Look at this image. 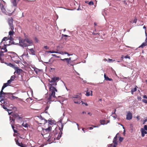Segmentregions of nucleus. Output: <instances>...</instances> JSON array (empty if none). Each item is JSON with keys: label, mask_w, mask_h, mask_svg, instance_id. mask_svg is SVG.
<instances>
[{"label": "nucleus", "mask_w": 147, "mask_h": 147, "mask_svg": "<svg viewBox=\"0 0 147 147\" xmlns=\"http://www.w3.org/2000/svg\"><path fill=\"white\" fill-rule=\"evenodd\" d=\"M13 21L12 18H8L7 19V22L9 26V29L11 30L9 32V39L11 40H13V37L14 34L15 33V32L13 31L14 27L13 24Z\"/></svg>", "instance_id": "1"}, {"label": "nucleus", "mask_w": 147, "mask_h": 147, "mask_svg": "<svg viewBox=\"0 0 147 147\" xmlns=\"http://www.w3.org/2000/svg\"><path fill=\"white\" fill-rule=\"evenodd\" d=\"M52 89H51V88H50V90H49L50 94H49V97L48 98V99L49 101H53L55 100V98H56V97L55 96V92H57V90L55 88H52Z\"/></svg>", "instance_id": "2"}, {"label": "nucleus", "mask_w": 147, "mask_h": 147, "mask_svg": "<svg viewBox=\"0 0 147 147\" xmlns=\"http://www.w3.org/2000/svg\"><path fill=\"white\" fill-rule=\"evenodd\" d=\"M70 98L73 100L74 102L75 103L80 104L81 102H82V104L84 103L81 100L80 94H78L71 96Z\"/></svg>", "instance_id": "3"}, {"label": "nucleus", "mask_w": 147, "mask_h": 147, "mask_svg": "<svg viewBox=\"0 0 147 147\" xmlns=\"http://www.w3.org/2000/svg\"><path fill=\"white\" fill-rule=\"evenodd\" d=\"M11 59L12 61L16 63H19L20 61L19 60V57L16 53L10 55Z\"/></svg>", "instance_id": "4"}, {"label": "nucleus", "mask_w": 147, "mask_h": 147, "mask_svg": "<svg viewBox=\"0 0 147 147\" xmlns=\"http://www.w3.org/2000/svg\"><path fill=\"white\" fill-rule=\"evenodd\" d=\"M7 50L5 47L4 48H1L0 46V60L1 61V62L3 63V61L1 59V57L4 55L3 53L6 52Z\"/></svg>", "instance_id": "5"}, {"label": "nucleus", "mask_w": 147, "mask_h": 147, "mask_svg": "<svg viewBox=\"0 0 147 147\" xmlns=\"http://www.w3.org/2000/svg\"><path fill=\"white\" fill-rule=\"evenodd\" d=\"M26 39H21L19 40L20 45L23 47H26L28 46L27 44L26 43Z\"/></svg>", "instance_id": "6"}, {"label": "nucleus", "mask_w": 147, "mask_h": 147, "mask_svg": "<svg viewBox=\"0 0 147 147\" xmlns=\"http://www.w3.org/2000/svg\"><path fill=\"white\" fill-rule=\"evenodd\" d=\"M9 114H11L12 118H13L14 119L17 120H20L22 119V118L20 117L17 113H9Z\"/></svg>", "instance_id": "7"}, {"label": "nucleus", "mask_w": 147, "mask_h": 147, "mask_svg": "<svg viewBox=\"0 0 147 147\" xmlns=\"http://www.w3.org/2000/svg\"><path fill=\"white\" fill-rule=\"evenodd\" d=\"M10 94L8 93H5L3 92V90H1L0 92V97L4 98L9 97Z\"/></svg>", "instance_id": "8"}, {"label": "nucleus", "mask_w": 147, "mask_h": 147, "mask_svg": "<svg viewBox=\"0 0 147 147\" xmlns=\"http://www.w3.org/2000/svg\"><path fill=\"white\" fill-rule=\"evenodd\" d=\"M15 71L14 72V74L15 75L17 74L20 75V74L22 73L23 71L21 69H19L18 67H16L15 68Z\"/></svg>", "instance_id": "9"}, {"label": "nucleus", "mask_w": 147, "mask_h": 147, "mask_svg": "<svg viewBox=\"0 0 147 147\" xmlns=\"http://www.w3.org/2000/svg\"><path fill=\"white\" fill-rule=\"evenodd\" d=\"M132 118V114L130 111L128 112L126 115V119L130 120Z\"/></svg>", "instance_id": "10"}, {"label": "nucleus", "mask_w": 147, "mask_h": 147, "mask_svg": "<svg viewBox=\"0 0 147 147\" xmlns=\"http://www.w3.org/2000/svg\"><path fill=\"white\" fill-rule=\"evenodd\" d=\"M52 129V127L51 126H49L48 128L47 129H43V131L45 134H47L49 133L51 131Z\"/></svg>", "instance_id": "11"}, {"label": "nucleus", "mask_w": 147, "mask_h": 147, "mask_svg": "<svg viewBox=\"0 0 147 147\" xmlns=\"http://www.w3.org/2000/svg\"><path fill=\"white\" fill-rule=\"evenodd\" d=\"M0 7L2 12L3 13H4L5 14H7L6 13V9L5 8H4L2 3H0Z\"/></svg>", "instance_id": "12"}, {"label": "nucleus", "mask_w": 147, "mask_h": 147, "mask_svg": "<svg viewBox=\"0 0 147 147\" xmlns=\"http://www.w3.org/2000/svg\"><path fill=\"white\" fill-rule=\"evenodd\" d=\"M57 85V83L56 82H53L52 83H50L49 84V90H50V88H51V89H52V88H55L54 86H55Z\"/></svg>", "instance_id": "13"}, {"label": "nucleus", "mask_w": 147, "mask_h": 147, "mask_svg": "<svg viewBox=\"0 0 147 147\" xmlns=\"http://www.w3.org/2000/svg\"><path fill=\"white\" fill-rule=\"evenodd\" d=\"M147 45V37L145 39V42H143L142 44L139 47V48H143L144 47Z\"/></svg>", "instance_id": "14"}, {"label": "nucleus", "mask_w": 147, "mask_h": 147, "mask_svg": "<svg viewBox=\"0 0 147 147\" xmlns=\"http://www.w3.org/2000/svg\"><path fill=\"white\" fill-rule=\"evenodd\" d=\"M143 128L141 129V131L142 134V137H144L145 134H147V131Z\"/></svg>", "instance_id": "15"}, {"label": "nucleus", "mask_w": 147, "mask_h": 147, "mask_svg": "<svg viewBox=\"0 0 147 147\" xmlns=\"http://www.w3.org/2000/svg\"><path fill=\"white\" fill-rule=\"evenodd\" d=\"M26 42L28 43V46L31 45L32 44H33V41L32 40L29 38L26 39Z\"/></svg>", "instance_id": "16"}, {"label": "nucleus", "mask_w": 147, "mask_h": 147, "mask_svg": "<svg viewBox=\"0 0 147 147\" xmlns=\"http://www.w3.org/2000/svg\"><path fill=\"white\" fill-rule=\"evenodd\" d=\"M19 0H11V2L14 6L16 7Z\"/></svg>", "instance_id": "17"}, {"label": "nucleus", "mask_w": 147, "mask_h": 147, "mask_svg": "<svg viewBox=\"0 0 147 147\" xmlns=\"http://www.w3.org/2000/svg\"><path fill=\"white\" fill-rule=\"evenodd\" d=\"M59 79L58 78H53L51 79V80H49V82L50 83H52L53 82H56V81L57 80Z\"/></svg>", "instance_id": "18"}, {"label": "nucleus", "mask_w": 147, "mask_h": 147, "mask_svg": "<svg viewBox=\"0 0 147 147\" xmlns=\"http://www.w3.org/2000/svg\"><path fill=\"white\" fill-rule=\"evenodd\" d=\"M29 50L30 51V54L33 55H35V51L33 49V48L29 49L28 48H27V49H26V50Z\"/></svg>", "instance_id": "19"}, {"label": "nucleus", "mask_w": 147, "mask_h": 147, "mask_svg": "<svg viewBox=\"0 0 147 147\" xmlns=\"http://www.w3.org/2000/svg\"><path fill=\"white\" fill-rule=\"evenodd\" d=\"M15 119H14L13 118H12V117H10V124L11 125H13L15 123Z\"/></svg>", "instance_id": "20"}, {"label": "nucleus", "mask_w": 147, "mask_h": 147, "mask_svg": "<svg viewBox=\"0 0 147 147\" xmlns=\"http://www.w3.org/2000/svg\"><path fill=\"white\" fill-rule=\"evenodd\" d=\"M86 95L87 96H89L90 95L92 96V91L91 90L88 91V90H87Z\"/></svg>", "instance_id": "21"}, {"label": "nucleus", "mask_w": 147, "mask_h": 147, "mask_svg": "<svg viewBox=\"0 0 147 147\" xmlns=\"http://www.w3.org/2000/svg\"><path fill=\"white\" fill-rule=\"evenodd\" d=\"M53 139H54V140L55 139V138L53 136H52L51 134H50L49 135V136L48 140H53Z\"/></svg>", "instance_id": "22"}, {"label": "nucleus", "mask_w": 147, "mask_h": 147, "mask_svg": "<svg viewBox=\"0 0 147 147\" xmlns=\"http://www.w3.org/2000/svg\"><path fill=\"white\" fill-rule=\"evenodd\" d=\"M104 76L105 78V80H109L111 81L113 80L111 78H110L108 77L105 74L104 75Z\"/></svg>", "instance_id": "23"}, {"label": "nucleus", "mask_w": 147, "mask_h": 147, "mask_svg": "<svg viewBox=\"0 0 147 147\" xmlns=\"http://www.w3.org/2000/svg\"><path fill=\"white\" fill-rule=\"evenodd\" d=\"M34 71L35 72V73L37 74H38V73L39 72L42 71V69H40L36 68H35L34 69Z\"/></svg>", "instance_id": "24"}, {"label": "nucleus", "mask_w": 147, "mask_h": 147, "mask_svg": "<svg viewBox=\"0 0 147 147\" xmlns=\"http://www.w3.org/2000/svg\"><path fill=\"white\" fill-rule=\"evenodd\" d=\"M117 136H116L113 139V142L114 143V145H115V146L117 145Z\"/></svg>", "instance_id": "25"}, {"label": "nucleus", "mask_w": 147, "mask_h": 147, "mask_svg": "<svg viewBox=\"0 0 147 147\" xmlns=\"http://www.w3.org/2000/svg\"><path fill=\"white\" fill-rule=\"evenodd\" d=\"M9 85V84L7 83H4L3 86H2L1 90H3L5 88V87H6Z\"/></svg>", "instance_id": "26"}, {"label": "nucleus", "mask_w": 147, "mask_h": 147, "mask_svg": "<svg viewBox=\"0 0 147 147\" xmlns=\"http://www.w3.org/2000/svg\"><path fill=\"white\" fill-rule=\"evenodd\" d=\"M137 86H136L135 88H134L132 89L131 90V94H133L134 92L136 91L137 90Z\"/></svg>", "instance_id": "27"}, {"label": "nucleus", "mask_w": 147, "mask_h": 147, "mask_svg": "<svg viewBox=\"0 0 147 147\" xmlns=\"http://www.w3.org/2000/svg\"><path fill=\"white\" fill-rule=\"evenodd\" d=\"M100 122L101 125L107 124V123H106V121L104 120H100Z\"/></svg>", "instance_id": "28"}, {"label": "nucleus", "mask_w": 147, "mask_h": 147, "mask_svg": "<svg viewBox=\"0 0 147 147\" xmlns=\"http://www.w3.org/2000/svg\"><path fill=\"white\" fill-rule=\"evenodd\" d=\"M61 60L63 61H71V58H65V59H61Z\"/></svg>", "instance_id": "29"}, {"label": "nucleus", "mask_w": 147, "mask_h": 147, "mask_svg": "<svg viewBox=\"0 0 147 147\" xmlns=\"http://www.w3.org/2000/svg\"><path fill=\"white\" fill-rule=\"evenodd\" d=\"M15 140L16 141V144H17L19 146H21V144H22V143H19L18 140H16V139H15Z\"/></svg>", "instance_id": "30"}, {"label": "nucleus", "mask_w": 147, "mask_h": 147, "mask_svg": "<svg viewBox=\"0 0 147 147\" xmlns=\"http://www.w3.org/2000/svg\"><path fill=\"white\" fill-rule=\"evenodd\" d=\"M137 19L136 18H135V19H134V20L133 21V22H132V21H130V22L131 23H136L137 22Z\"/></svg>", "instance_id": "31"}, {"label": "nucleus", "mask_w": 147, "mask_h": 147, "mask_svg": "<svg viewBox=\"0 0 147 147\" xmlns=\"http://www.w3.org/2000/svg\"><path fill=\"white\" fill-rule=\"evenodd\" d=\"M22 126L25 127H28V124L27 123L25 124L23 123L22 124Z\"/></svg>", "instance_id": "32"}, {"label": "nucleus", "mask_w": 147, "mask_h": 147, "mask_svg": "<svg viewBox=\"0 0 147 147\" xmlns=\"http://www.w3.org/2000/svg\"><path fill=\"white\" fill-rule=\"evenodd\" d=\"M12 127L13 130V131L15 133H17V131L14 129V127L13 125H11Z\"/></svg>", "instance_id": "33"}, {"label": "nucleus", "mask_w": 147, "mask_h": 147, "mask_svg": "<svg viewBox=\"0 0 147 147\" xmlns=\"http://www.w3.org/2000/svg\"><path fill=\"white\" fill-rule=\"evenodd\" d=\"M15 76L14 75H13V76H12L10 78V80L12 81H13L14 80V79H15Z\"/></svg>", "instance_id": "34"}, {"label": "nucleus", "mask_w": 147, "mask_h": 147, "mask_svg": "<svg viewBox=\"0 0 147 147\" xmlns=\"http://www.w3.org/2000/svg\"><path fill=\"white\" fill-rule=\"evenodd\" d=\"M48 53H58V52L57 51H49L48 52Z\"/></svg>", "instance_id": "35"}, {"label": "nucleus", "mask_w": 147, "mask_h": 147, "mask_svg": "<svg viewBox=\"0 0 147 147\" xmlns=\"http://www.w3.org/2000/svg\"><path fill=\"white\" fill-rule=\"evenodd\" d=\"M61 136V135L60 134V133H59V134H58V136L56 138V139L57 140H59Z\"/></svg>", "instance_id": "36"}, {"label": "nucleus", "mask_w": 147, "mask_h": 147, "mask_svg": "<svg viewBox=\"0 0 147 147\" xmlns=\"http://www.w3.org/2000/svg\"><path fill=\"white\" fill-rule=\"evenodd\" d=\"M8 38L7 37H5L2 39V41L3 42L4 41H5V40H8Z\"/></svg>", "instance_id": "37"}, {"label": "nucleus", "mask_w": 147, "mask_h": 147, "mask_svg": "<svg viewBox=\"0 0 147 147\" xmlns=\"http://www.w3.org/2000/svg\"><path fill=\"white\" fill-rule=\"evenodd\" d=\"M88 4L90 5H94V3L92 1H90L88 3Z\"/></svg>", "instance_id": "38"}, {"label": "nucleus", "mask_w": 147, "mask_h": 147, "mask_svg": "<svg viewBox=\"0 0 147 147\" xmlns=\"http://www.w3.org/2000/svg\"><path fill=\"white\" fill-rule=\"evenodd\" d=\"M147 121V117H146V119H145V120H144L143 121V124H145V123Z\"/></svg>", "instance_id": "39"}, {"label": "nucleus", "mask_w": 147, "mask_h": 147, "mask_svg": "<svg viewBox=\"0 0 147 147\" xmlns=\"http://www.w3.org/2000/svg\"><path fill=\"white\" fill-rule=\"evenodd\" d=\"M116 146L115 145H114L113 144H111L110 145L109 147H116Z\"/></svg>", "instance_id": "40"}, {"label": "nucleus", "mask_w": 147, "mask_h": 147, "mask_svg": "<svg viewBox=\"0 0 147 147\" xmlns=\"http://www.w3.org/2000/svg\"><path fill=\"white\" fill-rule=\"evenodd\" d=\"M143 129H144L146 131H147V125H145L144 126V128H143Z\"/></svg>", "instance_id": "41"}, {"label": "nucleus", "mask_w": 147, "mask_h": 147, "mask_svg": "<svg viewBox=\"0 0 147 147\" xmlns=\"http://www.w3.org/2000/svg\"><path fill=\"white\" fill-rule=\"evenodd\" d=\"M52 55L53 56H54V57H56L57 58H59L60 57V56H57L56 55H55V54H52Z\"/></svg>", "instance_id": "42"}, {"label": "nucleus", "mask_w": 147, "mask_h": 147, "mask_svg": "<svg viewBox=\"0 0 147 147\" xmlns=\"http://www.w3.org/2000/svg\"><path fill=\"white\" fill-rule=\"evenodd\" d=\"M142 101L143 102L145 103H147V100L144 99L142 100Z\"/></svg>", "instance_id": "43"}, {"label": "nucleus", "mask_w": 147, "mask_h": 147, "mask_svg": "<svg viewBox=\"0 0 147 147\" xmlns=\"http://www.w3.org/2000/svg\"><path fill=\"white\" fill-rule=\"evenodd\" d=\"M21 147H26V145L22 143V144H21V145L20 146Z\"/></svg>", "instance_id": "44"}, {"label": "nucleus", "mask_w": 147, "mask_h": 147, "mask_svg": "<svg viewBox=\"0 0 147 147\" xmlns=\"http://www.w3.org/2000/svg\"><path fill=\"white\" fill-rule=\"evenodd\" d=\"M59 53L61 54V55H63L64 53L63 51H60V52H58V53Z\"/></svg>", "instance_id": "45"}, {"label": "nucleus", "mask_w": 147, "mask_h": 147, "mask_svg": "<svg viewBox=\"0 0 147 147\" xmlns=\"http://www.w3.org/2000/svg\"><path fill=\"white\" fill-rule=\"evenodd\" d=\"M11 82H12V81L10 79V80H8L7 83L9 84H11Z\"/></svg>", "instance_id": "46"}, {"label": "nucleus", "mask_w": 147, "mask_h": 147, "mask_svg": "<svg viewBox=\"0 0 147 147\" xmlns=\"http://www.w3.org/2000/svg\"><path fill=\"white\" fill-rule=\"evenodd\" d=\"M48 123L49 124L52 125V122L51 121V120H48Z\"/></svg>", "instance_id": "47"}, {"label": "nucleus", "mask_w": 147, "mask_h": 147, "mask_svg": "<svg viewBox=\"0 0 147 147\" xmlns=\"http://www.w3.org/2000/svg\"><path fill=\"white\" fill-rule=\"evenodd\" d=\"M72 63H73L72 61H71V63H70V64H69V65L68 66H73L74 65Z\"/></svg>", "instance_id": "48"}, {"label": "nucleus", "mask_w": 147, "mask_h": 147, "mask_svg": "<svg viewBox=\"0 0 147 147\" xmlns=\"http://www.w3.org/2000/svg\"><path fill=\"white\" fill-rule=\"evenodd\" d=\"M124 57L126 59V58H128L129 59H130V57L127 55L125 56V57Z\"/></svg>", "instance_id": "49"}, {"label": "nucleus", "mask_w": 147, "mask_h": 147, "mask_svg": "<svg viewBox=\"0 0 147 147\" xmlns=\"http://www.w3.org/2000/svg\"><path fill=\"white\" fill-rule=\"evenodd\" d=\"M63 125H62V127L61 128H59V129L60 130V131H61V134H62V133L61 132V131L63 130Z\"/></svg>", "instance_id": "50"}, {"label": "nucleus", "mask_w": 147, "mask_h": 147, "mask_svg": "<svg viewBox=\"0 0 147 147\" xmlns=\"http://www.w3.org/2000/svg\"><path fill=\"white\" fill-rule=\"evenodd\" d=\"M63 53H64V54H67L68 56L70 55V54H69L68 53H67V52H63Z\"/></svg>", "instance_id": "51"}, {"label": "nucleus", "mask_w": 147, "mask_h": 147, "mask_svg": "<svg viewBox=\"0 0 147 147\" xmlns=\"http://www.w3.org/2000/svg\"><path fill=\"white\" fill-rule=\"evenodd\" d=\"M61 36L62 37H63L64 36H65V37H68V36L67 35H64V34H62L61 35Z\"/></svg>", "instance_id": "52"}, {"label": "nucleus", "mask_w": 147, "mask_h": 147, "mask_svg": "<svg viewBox=\"0 0 147 147\" xmlns=\"http://www.w3.org/2000/svg\"><path fill=\"white\" fill-rule=\"evenodd\" d=\"M49 106H48V105H47L45 108V111H47V110L48 109H49Z\"/></svg>", "instance_id": "53"}, {"label": "nucleus", "mask_w": 147, "mask_h": 147, "mask_svg": "<svg viewBox=\"0 0 147 147\" xmlns=\"http://www.w3.org/2000/svg\"><path fill=\"white\" fill-rule=\"evenodd\" d=\"M67 65H69V64H70V63H71V61H66Z\"/></svg>", "instance_id": "54"}, {"label": "nucleus", "mask_w": 147, "mask_h": 147, "mask_svg": "<svg viewBox=\"0 0 147 147\" xmlns=\"http://www.w3.org/2000/svg\"><path fill=\"white\" fill-rule=\"evenodd\" d=\"M3 108L4 109H5L6 110H7V111H8V109L6 108L5 106H4L3 105Z\"/></svg>", "instance_id": "55"}, {"label": "nucleus", "mask_w": 147, "mask_h": 147, "mask_svg": "<svg viewBox=\"0 0 147 147\" xmlns=\"http://www.w3.org/2000/svg\"><path fill=\"white\" fill-rule=\"evenodd\" d=\"M123 138L120 137L119 138V140L120 141H122V140H123Z\"/></svg>", "instance_id": "56"}, {"label": "nucleus", "mask_w": 147, "mask_h": 147, "mask_svg": "<svg viewBox=\"0 0 147 147\" xmlns=\"http://www.w3.org/2000/svg\"><path fill=\"white\" fill-rule=\"evenodd\" d=\"M44 47L45 49H49V48L47 46H45Z\"/></svg>", "instance_id": "57"}, {"label": "nucleus", "mask_w": 147, "mask_h": 147, "mask_svg": "<svg viewBox=\"0 0 147 147\" xmlns=\"http://www.w3.org/2000/svg\"><path fill=\"white\" fill-rule=\"evenodd\" d=\"M136 118L138 120H140V116H137L136 117Z\"/></svg>", "instance_id": "58"}, {"label": "nucleus", "mask_w": 147, "mask_h": 147, "mask_svg": "<svg viewBox=\"0 0 147 147\" xmlns=\"http://www.w3.org/2000/svg\"><path fill=\"white\" fill-rule=\"evenodd\" d=\"M143 98H144L147 99V96L146 95H144L143 96Z\"/></svg>", "instance_id": "59"}, {"label": "nucleus", "mask_w": 147, "mask_h": 147, "mask_svg": "<svg viewBox=\"0 0 147 147\" xmlns=\"http://www.w3.org/2000/svg\"><path fill=\"white\" fill-rule=\"evenodd\" d=\"M108 61H109V62H111L113 61V59H108Z\"/></svg>", "instance_id": "60"}, {"label": "nucleus", "mask_w": 147, "mask_h": 147, "mask_svg": "<svg viewBox=\"0 0 147 147\" xmlns=\"http://www.w3.org/2000/svg\"><path fill=\"white\" fill-rule=\"evenodd\" d=\"M116 111V109H115V112H114V113H112V115H113L114 114H115V112Z\"/></svg>", "instance_id": "61"}, {"label": "nucleus", "mask_w": 147, "mask_h": 147, "mask_svg": "<svg viewBox=\"0 0 147 147\" xmlns=\"http://www.w3.org/2000/svg\"><path fill=\"white\" fill-rule=\"evenodd\" d=\"M89 129H92L93 128L92 127H89Z\"/></svg>", "instance_id": "62"}, {"label": "nucleus", "mask_w": 147, "mask_h": 147, "mask_svg": "<svg viewBox=\"0 0 147 147\" xmlns=\"http://www.w3.org/2000/svg\"><path fill=\"white\" fill-rule=\"evenodd\" d=\"M88 115H91V114L90 113H88Z\"/></svg>", "instance_id": "63"}, {"label": "nucleus", "mask_w": 147, "mask_h": 147, "mask_svg": "<svg viewBox=\"0 0 147 147\" xmlns=\"http://www.w3.org/2000/svg\"><path fill=\"white\" fill-rule=\"evenodd\" d=\"M146 26H144L143 28L144 29H146Z\"/></svg>", "instance_id": "64"}]
</instances>
